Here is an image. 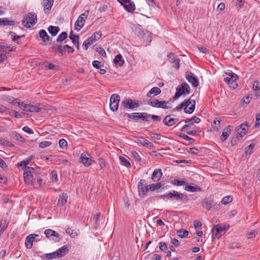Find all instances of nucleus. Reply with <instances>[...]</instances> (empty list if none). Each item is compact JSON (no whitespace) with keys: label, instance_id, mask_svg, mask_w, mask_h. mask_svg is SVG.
I'll list each match as a JSON object with an SVG mask.
<instances>
[{"label":"nucleus","instance_id":"29","mask_svg":"<svg viewBox=\"0 0 260 260\" xmlns=\"http://www.w3.org/2000/svg\"><path fill=\"white\" fill-rule=\"evenodd\" d=\"M69 38L70 40H72V42L76 46L77 48H79V36L75 35L73 34V31L72 30L70 32Z\"/></svg>","mask_w":260,"mask_h":260},{"label":"nucleus","instance_id":"20","mask_svg":"<svg viewBox=\"0 0 260 260\" xmlns=\"http://www.w3.org/2000/svg\"><path fill=\"white\" fill-rule=\"evenodd\" d=\"M134 119L138 120L142 119L143 121H148V117H150V115L144 112V113H134Z\"/></svg>","mask_w":260,"mask_h":260},{"label":"nucleus","instance_id":"33","mask_svg":"<svg viewBox=\"0 0 260 260\" xmlns=\"http://www.w3.org/2000/svg\"><path fill=\"white\" fill-rule=\"evenodd\" d=\"M15 24L14 21L9 20L7 18H0V25H14Z\"/></svg>","mask_w":260,"mask_h":260},{"label":"nucleus","instance_id":"64","mask_svg":"<svg viewBox=\"0 0 260 260\" xmlns=\"http://www.w3.org/2000/svg\"><path fill=\"white\" fill-rule=\"evenodd\" d=\"M8 58L6 53H0V64L6 60Z\"/></svg>","mask_w":260,"mask_h":260},{"label":"nucleus","instance_id":"41","mask_svg":"<svg viewBox=\"0 0 260 260\" xmlns=\"http://www.w3.org/2000/svg\"><path fill=\"white\" fill-rule=\"evenodd\" d=\"M202 205L204 208L209 210L212 207V202L211 200H205L202 202Z\"/></svg>","mask_w":260,"mask_h":260},{"label":"nucleus","instance_id":"16","mask_svg":"<svg viewBox=\"0 0 260 260\" xmlns=\"http://www.w3.org/2000/svg\"><path fill=\"white\" fill-rule=\"evenodd\" d=\"M168 57L169 59V62L173 64L172 67L177 70L179 69L180 68V59L176 57L175 54L170 53L168 54Z\"/></svg>","mask_w":260,"mask_h":260},{"label":"nucleus","instance_id":"9","mask_svg":"<svg viewBox=\"0 0 260 260\" xmlns=\"http://www.w3.org/2000/svg\"><path fill=\"white\" fill-rule=\"evenodd\" d=\"M121 106H123L125 108L132 109L138 107L139 106V103L137 100L127 99L122 101Z\"/></svg>","mask_w":260,"mask_h":260},{"label":"nucleus","instance_id":"8","mask_svg":"<svg viewBox=\"0 0 260 260\" xmlns=\"http://www.w3.org/2000/svg\"><path fill=\"white\" fill-rule=\"evenodd\" d=\"M110 108L112 111H116L118 110L120 96L117 94H113L110 100Z\"/></svg>","mask_w":260,"mask_h":260},{"label":"nucleus","instance_id":"51","mask_svg":"<svg viewBox=\"0 0 260 260\" xmlns=\"http://www.w3.org/2000/svg\"><path fill=\"white\" fill-rule=\"evenodd\" d=\"M52 145V142L50 141H43L39 144V147L41 148H45Z\"/></svg>","mask_w":260,"mask_h":260},{"label":"nucleus","instance_id":"61","mask_svg":"<svg viewBox=\"0 0 260 260\" xmlns=\"http://www.w3.org/2000/svg\"><path fill=\"white\" fill-rule=\"evenodd\" d=\"M96 51L102 56L106 57V53L104 49L101 47H98L96 48Z\"/></svg>","mask_w":260,"mask_h":260},{"label":"nucleus","instance_id":"21","mask_svg":"<svg viewBox=\"0 0 260 260\" xmlns=\"http://www.w3.org/2000/svg\"><path fill=\"white\" fill-rule=\"evenodd\" d=\"M54 0H42V5L44 7V11L47 13L46 11H50L53 5Z\"/></svg>","mask_w":260,"mask_h":260},{"label":"nucleus","instance_id":"10","mask_svg":"<svg viewBox=\"0 0 260 260\" xmlns=\"http://www.w3.org/2000/svg\"><path fill=\"white\" fill-rule=\"evenodd\" d=\"M87 15L85 13H82L79 16L75 23V29L76 30L79 31L83 27L85 19H87Z\"/></svg>","mask_w":260,"mask_h":260},{"label":"nucleus","instance_id":"46","mask_svg":"<svg viewBox=\"0 0 260 260\" xmlns=\"http://www.w3.org/2000/svg\"><path fill=\"white\" fill-rule=\"evenodd\" d=\"M172 184L176 186H181L186 185V181L179 179H174L172 181Z\"/></svg>","mask_w":260,"mask_h":260},{"label":"nucleus","instance_id":"27","mask_svg":"<svg viewBox=\"0 0 260 260\" xmlns=\"http://www.w3.org/2000/svg\"><path fill=\"white\" fill-rule=\"evenodd\" d=\"M184 189L186 191H189L191 192L202 191V188L200 186H199L197 185L191 186L190 185H188L186 184Z\"/></svg>","mask_w":260,"mask_h":260},{"label":"nucleus","instance_id":"55","mask_svg":"<svg viewBox=\"0 0 260 260\" xmlns=\"http://www.w3.org/2000/svg\"><path fill=\"white\" fill-rule=\"evenodd\" d=\"M66 233L73 237H75L78 235L77 233L74 230H72L69 227L67 229Z\"/></svg>","mask_w":260,"mask_h":260},{"label":"nucleus","instance_id":"18","mask_svg":"<svg viewBox=\"0 0 260 260\" xmlns=\"http://www.w3.org/2000/svg\"><path fill=\"white\" fill-rule=\"evenodd\" d=\"M247 124L242 123L237 128V135L241 138H242V137L246 135L247 131Z\"/></svg>","mask_w":260,"mask_h":260},{"label":"nucleus","instance_id":"35","mask_svg":"<svg viewBox=\"0 0 260 260\" xmlns=\"http://www.w3.org/2000/svg\"><path fill=\"white\" fill-rule=\"evenodd\" d=\"M16 48L15 47L12 46L11 45H3L0 43V51L2 52H5L7 50L9 51H15Z\"/></svg>","mask_w":260,"mask_h":260},{"label":"nucleus","instance_id":"39","mask_svg":"<svg viewBox=\"0 0 260 260\" xmlns=\"http://www.w3.org/2000/svg\"><path fill=\"white\" fill-rule=\"evenodd\" d=\"M149 189H150V191H153L156 190H158V189H160L162 186V184L161 183H157L154 184H151L149 185Z\"/></svg>","mask_w":260,"mask_h":260},{"label":"nucleus","instance_id":"63","mask_svg":"<svg viewBox=\"0 0 260 260\" xmlns=\"http://www.w3.org/2000/svg\"><path fill=\"white\" fill-rule=\"evenodd\" d=\"M149 134L151 138H154V139L159 140L161 139V136L157 133H149Z\"/></svg>","mask_w":260,"mask_h":260},{"label":"nucleus","instance_id":"14","mask_svg":"<svg viewBox=\"0 0 260 260\" xmlns=\"http://www.w3.org/2000/svg\"><path fill=\"white\" fill-rule=\"evenodd\" d=\"M44 234L46 235V237L47 238L50 239V240H52L55 242H57L59 240V234L56 232L52 230H46L44 231Z\"/></svg>","mask_w":260,"mask_h":260},{"label":"nucleus","instance_id":"32","mask_svg":"<svg viewBox=\"0 0 260 260\" xmlns=\"http://www.w3.org/2000/svg\"><path fill=\"white\" fill-rule=\"evenodd\" d=\"M8 224L9 222L6 219H2L0 221V236H1L7 229Z\"/></svg>","mask_w":260,"mask_h":260},{"label":"nucleus","instance_id":"58","mask_svg":"<svg viewBox=\"0 0 260 260\" xmlns=\"http://www.w3.org/2000/svg\"><path fill=\"white\" fill-rule=\"evenodd\" d=\"M14 138L17 141H19L22 142H25V139L20 134L16 133L15 134Z\"/></svg>","mask_w":260,"mask_h":260},{"label":"nucleus","instance_id":"60","mask_svg":"<svg viewBox=\"0 0 260 260\" xmlns=\"http://www.w3.org/2000/svg\"><path fill=\"white\" fill-rule=\"evenodd\" d=\"M52 174V177L51 180L52 182H56L57 181V172L55 171H52L51 172Z\"/></svg>","mask_w":260,"mask_h":260},{"label":"nucleus","instance_id":"12","mask_svg":"<svg viewBox=\"0 0 260 260\" xmlns=\"http://www.w3.org/2000/svg\"><path fill=\"white\" fill-rule=\"evenodd\" d=\"M135 142L138 144H141L143 147L147 148L149 149H153L155 148L154 145L152 143L142 137H136Z\"/></svg>","mask_w":260,"mask_h":260},{"label":"nucleus","instance_id":"36","mask_svg":"<svg viewBox=\"0 0 260 260\" xmlns=\"http://www.w3.org/2000/svg\"><path fill=\"white\" fill-rule=\"evenodd\" d=\"M39 36L44 42H46L49 40L50 37L44 29H41L39 31Z\"/></svg>","mask_w":260,"mask_h":260},{"label":"nucleus","instance_id":"2","mask_svg":"<svg viewBox=\"0 0 260 260\" xmlns=\"http://www.w3.org/2000/svg\"><path fill=\"white\" fill-rule=\"evenodd\" d=\"M230 226L228 224L220 223L214 226L212 229V239L219 238L223 235L229 229Z\"/></svg>","mask_w":260,"mask_h":260},{"label":"nucleus","instance_id":"62","mask_svg":"<svg viewBox=\"0 0 260 260\" xmlns=\"http://www.w3.org/2000/svg\"><path fill=\"white\" fill-rule=\"evenodd\" d=\"M255 127H259L260 126V113H258L256 114L255 116Z\"/></svg>","mask_w":260,"mask_h":260},{"label":"nucleus","instance_id":"49","mask_svg":"<svg viewBox=\"0 0 260 260\" xmlns=\"http://www.w3.org/2000/svg\"><path fill=\"white\" fill-rule=\"evenodd\" d=\"M59 145L61 149H67L68 143L66 140L61 139L59 141Z\"/></svg>","mask_w":260,"mask_h":260},{"label":"nucleus","instance_id":"28","mask_svg":"<svg viewBox=\"0 0 260 260\" xmlns=\"http://www.w3.org/2000/svg\"><path fill=\"white\" fill-rule=\"evenodd\" d=\"M80 159H81V162L86 167L89 166L91 165L92 160L91 158H88L84 153L81 154L80 156Z\"/></svg>","mask_w":260,"mask_h":260},{"label":"nucleus","instance_id":"50","mask_svg":"<svg viewBox=\"0 0 260 260\" xmlns=\"http://www.w3.org/2000/svg\"><path fill=\"white\" fill-rule=\"evenodd\" d=\"M119 159L125 167L127 168L131 167V165L129 161L125 157L123 156H120Z\"/></svg>","mask_w":260,"mask_h":260},{"label":"nucleus","instance_id":"38","mask_svg":"<svg viewBox=\"0 0 260 260\" xmlns=\"http://www.w3.org/2000/svg\"><path fill=\"white\" fill-rule=\"evenodd\" d=\"M48 30L52 36H55L59 30L58 26H50L48 28Z\"/></svg>","mask_w":260,"mask_h":260},{"label":"nucleus","instance_id":"11","mask_svg":"<svg viewBox=\"0 0 260 260\" xmlns=\"http://www.w3.org/2000/svg\"><path fill=\"white\" fill-rule=\"evenodd\" d=\"M120 4L124 8L125 10L128 12H132L135 9V5L134 3L132 2L131 0H117Z\"/></svg>","mask_w":260,"mask_h":260},{"label":"nucleus","instance_id":"42","mask_svg":"<svg viewBox=\"0 0 260 260\" xmlns=\"http://www.w3.org/2000/svg\"><path fill=\"white\" fill-rule=\"evenodd\" d=\"M177 235L181 238L186 237L188 235V232L184 229H181L177 231Z\"/></svg>","mask_w":260,"mask_h":260},{"label":"nucleus","instance_id":"15","mask_svg":"<svg viewBox=\"0 0 260 260\" xmlns=\"http://www.w3.org/2000/svg\"><path fill=\"white\" fill-rule=\"evenodd\" d=\"M186 104L184 109V112L188 114L192 113L195 108L196 101L194 100L188 99L186 100Z\"/></svg>","mask_w":260,"mask_h":260},{"label":"nucleus","instance_id":"34","mask_svg":"<svg viewBox=\"0 0 260 260\" xmlns=\"http://www.w3.org/2000/svg\"><path fill=\"white\" fill-rule=\"evenodd\" d=\"M252 88L255 91V96H260V84L258 81H255L253 82Z\"/></svg>","mask_w":260,"mask_h":260},{"label":"nucleus","instance_id":"40","mask_svg":"<svg viewBox=\"0 0 260 260\" xmlns=\"http://www.w3.org/2000/svg\"><path fill=\"white\" fill-rule=\"evenodd\" d=\"M93 42L94 40L92 38H90V37L86 40L83 44V47L84 50H86L88 49V46L93 44Z\"/></svg>","mask_w":260,"mask_h":260},{"label":"nucleus","instance_id":"26","mask_svg":"<svg viewBox=\"0 0 260 260\" xmlns=\"http://www.w3.org/2000/svg\"><path fill=\"white\" fill-rule=\"evenodd\" d=\"M231 131L229 126L224 128L222 134L220 137V140L221 142H224L228 138L231 134Z\"/></svg>","mask_w":260,"mask_h":260},{"label":"nucleus","instance_id":"44","mask_svg":"<svg viewBox=\"0 0 260 260\" xmlns=\"http://www.w3.org/2000/svg\"><path fill=\"white\" fill-rule=\"evenodd\" d=\"M27 107H28L27 111H29L30 112H39L41 110L40 108H39L36 106L28 105V106H27Z\"/></svg>","mask_w":260,"mask_h":260},{"label":"nucleus","instance_id":"48","mask_svg":"<svg viewBox=\"0 0 260 260\" xmlns=\"http://www.w3.org/2000/svg\"><path fill=\"white\" fill-rule=\"evenodd\" d=\"M102 36V33L100 31L95 32L90 38L94 40V42L98 40Z\"/></svg>","mask_w":260,"mask_h":260},{"label":"nucleus","instance_id":"24","mask_svg":"<svg viewBox=\"0 0 260 260\" xmlns=\"http://www.w3.org/2000/svg\"><path fill=\"white\" fill-rule=\"evenodd\" d=\"M162 175L161 169H155L152 173L151 179L154 182L158 181L161 179Z\"/></svg>","mask_w":260,"mask_h":260},{"label":"nucleus","instance_id":"17","mask_svg":"<svg viewBox=\"0 0 260 260\" xmlns=\"http://www.w3.org/2000/svg\"><path fill=\"white\" fill-rule=\"evenodd\" d=\"M138 189L140 196L144 198L146 196V180L141 179L138 184Z\"/></svg>","mask_w":260,"mask_h":260},{"label":"nucleus","instance_id":"13","mask_svg":"<svg viewBox=\"0 0 260 260\" xmlns=\"http://www.w3.org/2000/svg\"><path fill=\"white\" fill-rule=\"evenodd\" d=\"M178 120V118L176 116L173 117L172 115H168L164 118L162 122L165 125L171 126L175 124Z\"/></svg>","mask_w":260,"mask_h":260},{"label":"nucleus","instance_id":"31","mask_svg":"<svg viewBox=\"0 0 260 260\" xmlns=\"http://www.w3.org/2000/svg\"><path fill=\"white\" fill-rule=\"evenodd\" d=\"M113 62L115 64H118L119 67H122L124 63V60L122 59V56L120 54H117L114 58Z\"/></svg>","mask_w":260,"mask_h":260},{"label":"nucleus","instance_id":"30","mask_svg":"<svg viewBox=\"0 0 260 260\" xmlns=\"http://www.w3.org/2000/svg\"><path fill=\"white\" fill-rule=\"evenodd\" d=\"M67 251L68 249L67 247L65 246H62L61 248L55 251L56 256L57 258L61 257L66 254Z\"/></svg>","mask_w":260,"mask_h":260},{"label":"nucleus","instance_id":"4","mask_svg":"<svg viewBox=\"0 0 260 260\" xmlns=\"http://www.w3.org/2000/svg\"><path fill=\"white\" fill-rule=\"evenodd\" d=\"M190 92V87L186 83H183L179 85L176 88V92L174 95V100L178 99L181 95L185 94H188Z\"/></svg>","mask_w":260,"mask_h":260},{"label":"nucleus","instance_id":"43","mask_svg":"<svg viewBox=\"0 0 260 260\" xmlns=\"http://www.w3.org/2000/svg\"><path fill=\"white\" fill-rule=\"evenodd\" d=\"M131 153V156L135 160V161L140 162L141 160V157L138 152L135 151H132Z\"/></svg>","mask_w":260,"mask_h":260},{"label":"nucleus","instance_id":"6","mask_svg":"<svg viewBox=\"0 0 260 260\" xmlns=\"http://www.w3.org/2000/svg\"><path fill=\"white\" fill-rule=\"evenodd\" d=\"M24 170L23 178L24 181L26 184H32L33 182V175L31 173V171H33V168L27 167L22 168Z\"/></svg>","mask_w":260,"mask_h":260},{"label":"nucleus","instance_id":"5","mask_svg":"<svg viewBox=\"0 0 260 260\" xmlns=\"http://www.w3.org/2000/svg\"><path fill=\"white\" fill-rule=\"evenodd\" d=\"M169 102L159 101L157 99H153L148 101L147 104L157 108L169 109L170 107L168 106Z\"/></svg>","mask_w":260,"mask_h":260},{"label":"nucleus","instance_id":"59","mask_svg":"<svg viewBox=\"0 0 260 260\" xmlns=\"http://www.w3.org/2000/svg\"><path fill=\"white\" fill-rule=\"evenodd\" d=\"M214 124L215 125L214 126V128H215L217 130H218L219 127L220 125V120L218 118H216L213 121Z\"/></svg>","mask_w":260,"mask_h":260},{"label":"nucleus","instance_id":"3","mask_svg":"<svg viewBox=\"0 0 260 260\" xmlns=\"http://www.w3.org/2000/svg\"><path fill=\"white\" fill-rule=\"evenodd\" d=\"M24 27L30 28L35 25L37 22V17L35 13H28L22 20Z\"/></svg>","mask_w":260,"mask_h":260},{"label":"nucleus","instance_id":"57","mask_svg":"<svg viewBox=\"0 0 260 260\" xmlns=\"http://www.w3.org/2000/svg\"><path fill=\"white\" fill-rule=\"evenodd\" d=\"M17 106L23 111H27L28 105H26L23 102H18Z\"/></svg>","mask_w":260,"mask_h":260},{"label":"nucleus","instance_id":"52","mask_svg":"<svg viewBox=\"0 0 260 260\" xmlns=\"http://www.w3.org/2000/svg\"><path fill=\"white\" fill-rule=\"evenodd\" d=\"M233 198L231 196L224 197L221 200V203L223 205L228 204L232 201Z\"/></svg>","mask_w":260,"mask_h":260},{"label":"nucleus","instance_id":"25","mask_svg":"<svg viewBox=\"0 0 260 260\" xmlns=\"http://www.w3.org/2000/svg\"><path fill=\"white\" fill-rule=\"evenodd\" d=\"M68 198L67 193H62L59 196V198L57 201V205L59 206H63L67 202Z\"/></svg>","mask_w":260,"mask_h":260},{"label":"nucleus","instance_id":"1","mask_svg":"<svg viewBox=\"0 0 260 260\" xmlns=\"http://www.w3.org/2000/svg\"><path fill=\"white\" fill-rule=\"evenodd\" d=\"M161 198L174 199L177 201L182 203H185L188 201V198L186 194L178 192L176 190H172L168 193L160 196Z\"/></svg>","mask_w":260,"mask_h":260},{"label":"nucleus","instance_id":"37","mask_svg":"<svg viewBox=\"0 0 260 260\" xmlns=\"http://www.w3.org/2000/svg\"><path fill=\"white\" fill-rule=\"evenodd\" d=\"M185 122V124L183 126V127L181 128V131L182 132H185L186 131V128L188 127H189L192 125H193V120H192L191 118L190 119H186L184 120Z\"/></svg>","mask_w":260,"mask_h":260},{"label":"nucleus","instance_id":"23","mask_svg":"<svg viewBox=\"0 0 260 260\" xmlns=\"http://www.w3.org/2000/svg\"><path fill=\"white\" fill-rule=\"evenodd\" d=\"M161 93V90L157 87L152 88L146 94L147 98H152L154 96L158 95Z\"/></svg>","mask_w":260,"mask_h":260},{"label":"nucleus","instance_id":"19","mask_svg":"<svg viewBox=\"0 0 260 260\" xmlns=\"http://www.w3.org/2000/svg\"><path fill=\"white\" fill-rule=\"evenodd\" d=\"M35 236H39L37 234H30L26 237L25 245L27 248H31L32 246L33 242L35 241Z\"/></svg>","mask_w":260,"mask_h":260},{"label":"nucleus","instance_id":"53","mask_svg":"<svg viewBox=\"0 0 260 260\" xmlns=\"http://www.w3.org/2000/svg\"><path fill=\"white\" fill-rule=\"evenodd\" d=\"M159 245V248L161 251H165L168 249L167 245L166 244V242L161 241L159 242L158 243Z\"/></svg>","mask_w":260,"mask_h":260},{"label":"nucleus","instance_id":"56","mask_svg":"<svg viewBox=\"0 0 260 260\" xmlns=\"http://www.w3.org/2000/svg\"><path fill=\"white\" fill-rule=\"evenodd\" d=\"M45 257L47 259H52L55 258H57L56 256L55 252H53L50 253H47L45 254Z\"/></svg>","mask_w":260,"mask_h":260},{"label":"nucleus","instance_id":"7","mask_svg":"<svg viewBox=\"0 0 260 260\" xmlns=\"http://www.w3.org/2000/svg\"><path fill=\"white\" fill-rule=\"evenodd\" d=\"M238 78L237 75L233 72L227 74V76L224 78V81L232 86L233 88H235L238 86L236 80Z\"/></svg>","mask_w":260,"mask_h":260},{"label":"nucleus","instance_id":"47","mask_svg":"<svg viewBox=\"0 0 260 260\" xmlns=\"http://www.w3.org/2000/svg\"><path fill=\"white\" fill-rule=\"evenodd\" d=\"M44 67L51 70H56L58 69V66L51 63V62H45Z\"/></svg>","mask_w":260,"mask_h":260},{"label":"nucleus","instance_id":"22","mask_svg":"<svg viewBox=\"0 0 260 260\" xmlns=\"http://www.w3.org/2000/svg\"><path fill=\"white\" fill-rule=\"evenodd\" d=\"M186 80L188 81V82L191 84L192 86H193L194 87H196L199 85V82L196 78L192 73H190V74H188L186 77Z\"/></svg>","mask_w":260,"mask_h":260},{"label":"nucleus","instance_id":"45","mask_svg":"<svg viewBox=\"0 0 260 260\" xmlns=\"http://www.w3.org/2000/svg\"><path fill=\"white\" fill-rule=\"evenodd\" d=\"M68 37V34L66 32H62L57 37L56 41L58 42H61L64 41Z\"/></svg>","mask_w":260,"mask_h":260},{"label":"nucleus","instance_id":"54","mask_svg":"<svg viewBox=\"0 0 260 260\" xmlns=\"http://www.w3.org/2000/svg\"><path fill=\"white\" fill-rule=\"evenodd\" d=\"M29 161H28L27 158L19 162L17 165L18 167H23V168H27V165L29 164Z\"/></svg>","mask_w":260,"mask_h":260}]
</instances>
